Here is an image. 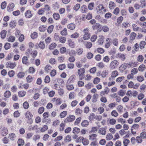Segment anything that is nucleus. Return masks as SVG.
I'll return each instance as SVG.
<instances>
[{
	"label": "nucleus",
	"mask_w": 146,
	"mask_h": 146,
	"mask_svg": "<svg viewBox=\"0 0 146 146\" xmlns=\"http://www.w3.org/2000/svg\"><path fill=\"white\" fill-rule=\"evenodd\" d=\"M25 118L27 119V123L29 124H31L33 123V121L32 118L33 115L29 111H27L25 114Z\"/></svg>",
	"instance_id": "nucleus-1"
},
{
	"label": "nucleus",
	"mask_w": 146,
	"mask_h": 146,
	"mask_svg": "<svg viewBox=\"0 0 146 146\" xmlns=\"http://www.w3.org/2000/svg\"><path fill=\"white\" fill-rule=\"evenodd\" d=\"M85 72V70L84 68L79 69L78 72L80 80H82L84 78V74Z\"/></svg>",
	"instance_id": "nucleus-2"
},
{
	"label": "nucleus",
	"mask_w": 146,
	"mask_h": 146,
	"mask_svg": "<svg viewBox=\"0 0 146 146\" xmlns=\"http://www.w3.org/2000/svg\"><path fill=\"white\" fill-rule=\"evenodd\" d=\"M119 64V63L117 60H114L110 64V68L112 69H114L117 68Z\"/></svg>",
	"instance_id": "nucleus-3"
},
{
	"label": "nucleus",
	"mask_w": 146,
	"mask_h": 146,
	"mask_svg": "<svg viewBox=\"0 0 146 146\" xmlns=\"http://www.w3.org/2000/svg\"><path fill=\"white\" fill-rule=\"evenodd\" d=\"M131 66L130 64H128L124 63L122 64L119 67V69L121 72H123L128 67H129Z\"/></svg>",
	"instance_id": "nucleus-4"
},
{
	"label": "nucleus",
	"mask_w": 146,
	"mask_h": 146,
	"mask_svg": "<svg viewBox=\"0 0 146 146\" xmlns=\"http://www.w3.org/2000/svg\"><path fill=\"white\" fill-rule=\"evenodd\" d=\"M118 75V72L116 70H115L112 71L111 73V75L109 78V80H113L114 79V78Z\"/></svg>",
	"instance_id": "nucleus-5"
},
{
	"label": "nucleus",
	"mask_w": 146,
	"mask_h": 146,
	"mask_svg": "<svg viewBox=\"0 0 146 146\" xmlns=\"http://www.w3.org/2000/svg\"><path fill=\"white\" fill-rule=\"evenodd\" d=\"M104 8L103 5L102 4L99 5L97 7L96 9L98 13L99 14L102 13L103 12V11H105V10H104Z\"/></svg>",
	"instance_id": "nucleus-6"
},
{
	"label": "nucleus",
	"mask_w": 146,
	"mask_h": 146,
	"mask_svg": "<svg viewBox=\"0 0 146 146\" xmlns=\"http://www.w3.org/2000/svg\"><path fill=\"white\" fill-rule=\"evenodd\" d=\"M75 116L73 115H69L64 120V122H72L75 119Z\"/></svg>",
	"instance_id": "nucleus-7"
},
{
	"label": "nucleus",
	"mask_w": 146,
	"mask_h": 146,
	"mask_svg": "<svg viewBox=\"0 0 146 146\" xmlns=\"http://www.w3.org/2000/svg\"><path fill=\"white\" fill-rule=\"evenodd\" d=\"M6 65L7 68L13 69L16 66V64L15 62L13 63L11 62H8L6 63Z\"/></svg>",
	"instance_id": "nucleus-8"
},
{
	"label": "nucleus",
	"mask_w": 146,
	"mask_h": 146,
	"mask_svg": "<svg viewBox=\"0 0 146 146\" xmlns=\"http://www.w3.org/2000/svg\"><path fill=\"white\" fill-rule=\"evenodd\" d=\"M15 7L14 4L13 3H10L7 7V10L9 12H11L13 11V9Z\"/></svg>",
	"instance_id": "nucleus-9"
},
{
	"label": "nucleus",
	"mask_w": 146,
	"mask_h": 146,
	"mask_svg": "<svg viewBox=\"0 0 146 146\" xmlns=\"http://www.w3.org/2000/svg\"><path fill=\"white\" fill-rule=\"evenodd\" d=\"M25 17L28 18H30L32 16L31 12L29 10H27L25 13Z\"/></svg>",
	"instance_id": "nucleus-10"
},
{
	"label": "nucleus",
	"mask_w": 146,
	"mask_h": 146,
	"mask_svg": "<svg viewBox=\"0 0 146 146\" xmlns=\"http://www.w3.org/2000/svg\"><path fill=\"white\" fill-rule=\"evenodd\" d=\"M117 58L120 59L121 60L123 61L125 59V55L123 54L119 53L117 54Z\"/></svg>",
	"instance_id": "nucleus-11"
},
{
	"label": "nucleus",
	"mask_w": 146,
	"mask_h": 146,
	"mask_svg": "<svg viewBox=\"0 0 146 146\" xmlns=\"http://www.w3.org/2000/svg\"><path fill=\"white\" fill-rule=\"evenodd\" d=\"M81 11L82 13H86L88 11V9L86 5H83L80 8Z\"/></svg>",
	"instance_id": "nucleus-12"
},
{
	"label": "nucleus",
	"mask_w": 146,
	"mask_h": 146,
	"mask_svg": "<svg viewBox=\"0 0 146 146\" xmlns=\"http://www.w3.org/2000/svg\"><path fill=\"white\" fill-rule=\"evenodd\" d=\"M115 4L112 1L110 2L109 4V7L110 9H113L115 7Z\"/></svg>",
	"instance_id": "nucleus-13"
},
{
	"label": "nucleus",
	"mask_w": 146,
	"mask_h": 146,
	"mask_svg": "<svg viewBox=\"0 0 146 146\" xmlns=\"http://www.w3.org/2000/svg\"><path fill=\"white\" fill-rule=\"evenodd\" d=\"M106 129L102 127L99 129L98 132L101 134L105 135L106 134Z\"/></svg>",
	"instance_id": "nucleus-14"
},
{
	"label": "nucleus",
	"mask_w": 146,
	"mask_h": 146,
	"mask_svg": "<svg viewBox=\"0 0 146 146\" xmlns=\"http://www.w3.org/2000/svg\"><path fill=\"white\" fill-rule=\"evenodd\" d=\"M101 26L99 23H96L95 25H93L92 28L93 30H98L99 29H101Z\"/></svg>",
	"instance_id": "nucleus-15"
},
{
	"label": "nucleus",
	"mask_w": 146,
	"mask_h": 146,
	"mask_svg": "<svg viewBox=\"0 0 146 146\" xmlns=\"http://www.w3.org/2000/svg\"><path fill=\"white\" fill-rule=\"evenodd\" d=\"M137 34L134 32H133L131 33L130 35V39L131 40H133L135 39Z\"/></svg>",
	"instance_id": "nucleus-16"
},
{
	"label": "nucleus",
	"mask_w": 146,
	"mask_h": 146,
	"mask_svg": "<svg viewBox=\"0 0 146 146\" xmlns=\"http://www.w3.org/2000/svg\"><path fill=\"white\" fill-rule=\"evenodd\" d=\"M68 43L69 46L72 48H74L75 47L74 42L71 39L69 40L68 41Z\"/></svg>",
	"instance_id": "nucleus-17"
},
{
	"label": "nucleus",
	"mask_w": 146,
	"mask_h": 146,
	"mask_svg": "<svg viewBox=\"0 0 146 146\" xmlns=\"http://www.w3.org/2000/svg\"><path fill=\"white\" fill-rule=\"evenodd\" d=\"M133 30L134 31H139L140 28L138 27L135 24H133L132 25Z\"/></svg>",
	"instance_id": "nucleus-18"
},
{
	"label": "nucleus",
	"mask_w": 146,
	"mask_h": 146,
	"mask_svg": "<svg viewBox=\"0 0 146 146\" xmlns=\"http://www.w3.org/2000/svg\"><path fill=\"white\" fill-rule=\"evenodd\" d=\"M6 34L7 31H6L4 30L2 31L0 33V35L1 38L3 39L5 38L6 35Z\"/></svg>",
	"instance_id": "nucleus-19"
},
{
	"label": "nucleus",
	"mask_w": 146,
	"mask_h": 146,
	"mask_svg": "<svg viewBox=\"0 0 146 146\" xmlns=\"http://www.w3.org/2000/svg\"><path fill=\"white\" fill-rule=\"evenodd\" d=\"M67 27L68 29L71 30H73L75 29V25L74 24L71 23L68 25Z\"/></svg>",
	"instance_id": "nucleus-20"
},
{
	"label": "nucleus",
	"mask_w": 146,
	"mask_h": 146,
	"mask_svg": "<svg viewBox=\"0 0 146 146\" xmlns=\"http://www.w3.org/2000/svg\"><path fill=\"white\" fill-rule=\"evenodd\" d=\"M15 40V37L14 36H10L8 38V41L12 42H14Z\"/></svg>",
	"instance_id": "nucleus-21"
},
{
	"label": "nucleus",
	"mask_w": 146,
	"mask_h": 146,
	"mask_svg": "<svg viewBox=\"0 0 146 146\" xmlns=\"http://www.w3.org/2000/svg\"><path fill=\"white\" fill-rule=\"evenodd\" d=\"M81 125L83 127H86L89 125V122L87 120H84L81 123Z\"/></svg>",
	"instance_id": "nucleus-22"
},
{
	"label": "nucleus",
	"mask_w": 146,
	"mask_h": 146,
	"mask_svg": "<svg viewBox=\"0 0 146 146\" xmlns=\"http://www.w3.org/2000/svg\"><path fill=\"white\" fill-rule=\"evenodd\" d=\"M16 26V21H13L10 22L9 24V26L11 28H14Z\"/></svg>",
	"instance_id": "nucleus-23"
},
{
	"label": "nucleus",
	"mask_w": 146,
	"mask_h": 146,
	"mask_svg": "<svg viewBox=\"0 0 146 146\" xmlns=\"http://www.w3.org/2000/svg\"><path fill=\"white\" fill-rule=\"evenodd\" d=\"M53 17L54 19L56 20H58L60 18V16L59 14L54 13L53 15Z\"/></svg>",
	"instance_id": "nucleus-24"
},
{
	"label": "nucleus",
	"mask_w": 146,
	"mask_h": 146,
	"mask_svg": "<svg viewBox=\"0 0 146 146\" xmlns=\"http://www.w3.org/2000/svg\"><path fill=\"white\" fill-rule=\"evenodd\" d=\"M17 143L19 146H23L24 144V142L23 140L19 139Z\"/></svg>",
	"instance_id": "nucleus-25"
},
{
	"label": "nucleus",
	"mask_w": 146,
	"mask_h": 146,
	"mask_svg": "<svg viewBox=\"0 0 146 146\" xmlns=\"http://www.w3.org/2000/svg\"><path fill=\"white\" fill-rule=\"evenodd\" d=\"M69 96V99L70 100L74 99V97L75 96V94L73 92H71L70 93Z\"/></svg>",
	"instance_id": "nucleus-26"
},
{
	"label": "nucleus",
	"mask_w": 146,
	"mask_h": 146,
	"mask_svg": "<svg viewBox=\"0 0 146 146\" xmlns=\"http://www.w3.org/2000/svg\"><path fill=\"white\" fill-rule=\"evenodd\" d=\"M108 71L107 70H104L102 72L101 76L103 78L106 77L108 75Z\"/></svg>",
	"instance_id": "nucleus-27"
},
{
	"label": "nucleus",
	"mask_w": 146,
	"mask_h": 146,
	"mask_svg": "<svg viewBox=\"0 0 146 146\" xmlns=\"http://www.w3.org/2000/svg\"><path fill=\"white\" fill-rule=\"evenodd\" d=\"M16 136L13 133H11L9 135V138L11 140L13 141L14 140Z\"/></svg>",
	"instance_id": "nucleus-28"
},
{
	"label": "nucleus",
	"mask_w": 146,
	"mask_h": 146,
	"mask_svg": "<svg viewBox=\"0 0 146 146\" xmlns=\"http://www.w3.org/2000/svg\"><path fill=\"white\" fill-rule=\"evenodd\" d=\"M97 135L96 134H93L90 135L89 136V139L92 140H94L96 139V137Z\"/></svg>",
	"instance_id": "nucleus-29"
},
{
	"label": "nucleus",
	"mask_w": 146,
	"mask_h": 146,
	"mask_svg": "<svg viewBox=\"0 0 146 146\" xmlns=\"http://www.w3.org/2000/svg\"><path fill=\"white\" fill-rule=\"evenodd\" d=\"M71 140V136L69 135L66 136L64 139V141L65 142H69Z\"/></svg>",
	"instance_id": "nucleus-30"
},
{
	"label": "nucleus",
	"mask_w": 146,
	"mask_h": 146,
	"mask_svg": "<svg viewBox=\"0 0 146 146\" xmlns=\"http://www.w3.org/2000/svg\"><path fill=\"white\" fill-rule=\"evenodd\" d=\"M11 95V93L10 91H7L4 94V96L6 98H9Z\"/></svg>",
	"instance_id": "nucleus-31"
},
{
	"label": "nucleus",
	"mask_w": 146,
	"mask_h": 146,
	"mask_svg": "<svg viewBox=\"0 0 146 146\" xmlns=\"http://www.w3.org/2000/svg\"><path fill=\"white\" fill-rule=\"evenodd\" d=\"M75 79V76L74 75H72L68 80V82L70 83L74 81Z\"/></svg>",
	"instance_id": "nucleus-32"
},
{
	"label": "nucleus",
	"mask_w": 146,
	"mask_h": 146,
	"mask_svg": "<svg viewBox=\"0 0 146 146\" xmlns=\"http://www.w3.org/2000/svg\"><path fill=\"white\" fill-rule=\"evenodd\" d=\"M144 59L143 56L141 55H139L137 58V60L139 62H143Z\"/></svg>",
	"instance_id": "nucleus-33"
},
{
	"label": "nucleus",
	"mask_w": 146,
	"mask_h": 146,
	"mask_svg": "<svg viewBox=\"0 0 146 146\" xmlns=\"http://www.w3.org/2000/svg\"><path fill=\"white\" fill-rule=\"evenodd\" d=\"M46 26L45 25L40 26L39 28V31L41 32H44L46 30Z\"/></svg>",
	"instance_id": "nucleus-34"
},
{
	"label": "nucleus",
	"mask_w": 146,
	"mask_h": 146,
	"mask_svg": "<svg viewBox=\"0 0 146 146\" xmlns=\"http://www.w3.org/2000/svg\"><path fill=\"white\" fill-rule=\"evenodd\" d=\"M76 52L78 55H80L82 54L83 52V49L82 48H77L76 50Z\"/></svg>",
	"instance_id": "nucleus-35"
},
{
	"label": "nucleus",
	"mask_w": 146,
	"mask_h": 146,
	"mask_svg": "<svg viewBox=\"0 0 146 146\" xmlns=\"http://www.w3.org/2000/svg\"><path fill=\"white\" fill-rule=\"evenodd\" d=\"M8 131L6 129H4L2 131L1 135L3 136H5L8 134Z\"/></svg>",
	"instance_id": "nucleus-36"
},
{
	"label": "nucleus",
	"mask_w": 146,
	"mask_h": 146,
	"mask_svg": "<svg viewBox=\"0 0 146 146\" xmlns=\"http://www.w3.org/2000/svg\"><path fill=\"white\" fill-rule=\"evenodd\" d=\"M145 68V66L143 64H142L139 66L138 69L139 71L143 72Z\"/></svg>",
	"instance_id": "nucleus-37"
},
{
	"label": "nucleus",
	"mask_w": 146,
	"mask_h": 146,
	"mask_svg": "<svg viewBox=\"0 0 146 146\" xmlns=\"http://www.w3.org/2000/svg\"><path fill=\"white\" fill-rule=\"evenodd\" d=\"M67 114V111H64L62 112L60 114V117L61 118L64 117Z\"/></svg>",
	"instance_id": "nucleus-38"
},
{
	"label": "nucleus",
	"mask_w": 146,
	"mask_h": 146,
	"mask_svg": "<svg viewBox=\"0 0 146 146\" xmlns=\"http://www.w3.org/2000/svg\"><path fill=\"white\" fill-rule=\"evenodd\" d=\"M26 92L23 91H20L18 93V95L20 97H23L26 94Z\"/></svg>",
	"instance_id": "nucleus-39"
},
{
	"label": "nucleus",
	"mask_w": 146,
	"mask_h": 146,
	"mask_svg": "<svg viewBox=\"0 0 146 146\" xmlns=\"http://www.w3.org/2000/svg\"><path fill=\"white\" fill-rule=\"evenodd\" d=\"M25 75V73L23 72H20L17 74L18 78H22L24 77Z\"/></svg>",
	"instance_id": "nucleus-40"
},
{
	"label": "nucleus",
	"mask_w": 146,
	"mask_h": 146,
	"mask_svg": "<svg viewBox=\"0 0 146 146\" xmlns=\"http://www.w3.org/2000/svg\"><path fill=\"white\" fill-rule=\"evenodd\" d=\"M104 37L102 36L100 37L98 40V43L99 44L102 45L104 42Z\"/></svg>",
	"instance_id": "nucleus-41"
},
{
	"label": "nucleus",
	"mask_w": 146,
	"mask_h": 146,
	"mask_svg": "<svg viewBox=\"0 0 146 146\" xmlns=\"http://www.w3.org/2000/svg\"><path fill=\"white\" fill-rule=\"evenodd\" d=\"M54 28V26L53 25H51L49 26L47 29V31L48 33H51L53 31Z\"/></svg>",
	"instance_id": "nucleus-42"
},
{
	"label": "nucleus",
	"mask_w": 146,
	"mask_h": 146,
	"mask_svg": "<svg viewBox=\"0 0 146 146\" xmlns=\"http://www.w3.org/2000/svg\"><path fill=\"white\" fill-rule=\"evenodd\" d=\"M94 6V3H90L88 5V8L90 10H92Z\"/></svg>",
	"instance_id": "nucleus-43"
},
{
	"label": "nucleus",
	"mask_w": 146,
	"mask_h": 146,
	"mask_svg": "<svg viewBox=\"0 0 146 146\" xmlns=\"http://www.w3.org/2000/svg\"><path fill=\"white\" fill-rule=\"evenodd\" d=\"M52 67L50 65H47L45 67L44 70L45 72H48L51 70Z\"/></svg>",
	"instance_id": "nucleus-44"
},
{
	"label": "nucleus",
	"mask_w": 146,
	"mask_h": 146,
	"mask_svg": "<svg viewBox=\"0 0 146 146\" xmlns=\"http://www.w3.org/2000/svg\"><path fill=\"white\" fill-rule=\"evenodd\" d=\"M142 138H143L140 135V136H138L136 137V141L138 143H141L142 141Z\"/></svg>",
	"instance_id": "nucleus-45"
},
{
	"label": "nucleus",
	"mask_w": 146,
	"mask_h": 146,
	"mask_svg": "<svg viewBox=\"0 0 146 146\" xmlns=\"http://www.w3.org/2000/svg\"><path fill=\"white\" fill-rule=\"evenodd\" d=\"M80 129L77 127H74L73 130V133L74 134H77L80 132Z\"/></svg>",
	"instance_id": "nucleus-46"
},
{
	"label": "nucleus",
	"mask_w": 146,
	"mask_h": 146,
	"mask_svg": "<svg viewBox=\"0 0 146 146\" xmlns=\"http://www.w3.org/2000/svg\"><path fill=\"white\" fill-rule=\"evenodd\" d=\"M98 94H94L92 98V101L93 102H96L97 101V96Z\"/></svg>",
	"instance_id": "nucleus-47"
},
{
	"label": "nucleus",
	"mask_w": 146,
	"mask_h": 146,
	"mask_svg": "<svg viewBox=\"0 0 146 146\" xmlns=\"http://www.w3.org/2000/svg\"><path fill=\"white\" fill-rule=\"evenodd\" d=\"M83 144L85 145H86L88 144L89 143V141L86 139H84V138L82 141Z\"/></svg>",
	"instance_id": "nucleus-48"
},
{
	"label": "nucleus",
	"mask_w": 146,
	"mask_h": 146,
	"mask_svg": "<svg viewBox=\"0 0 146 146\" xmlns=\"http://www.w3.org/2000/svg\"><path fill=\"white\" fill-rule=\"evenodd\" d=\"M85 45L87 48H90L92 46V44L90 42H88L85 43Z\"/></svg>",
	"instance_id": "nucleus-49"
},
{
	"label": "nucleus",
	"mask_w": 146,
	"mask_h": 146,
	"mask_svg": "<svg viewBox=\"0 0 146 146\" xmlns=\"http://www.w3.org/2000/svg\"><path fill=\"white\" fill-rule=\"evenodd\" d=\"M77 52L74 50H70L69 52V54L70 56H75Z\"/></svg>",
	"instance_id": "nucleus-50"
},
{
	"label": "nucleus",
	"mask_w": 146,
	"mask_h": 146,
	"mask_svg": "<svg viewBox=\"0 0 146 146\" xmlns=\"http://www.w3.org/2000/svg\"><path fill=\"white\" fill-rule=\"evenodd\" d=\"M97 66L99 68H102L105 66V64L103 62H101L98 63Z\"/></svg>",
	"instance_id": "nucleus-51"
},
{
	"label": "nucleus",
	"mask_w": 146,
	"mask_h": 146,
	"mask_svg": "<svg viewBox=\"0 0 146 146\" xmlns=\"http://www.w3.org/2000/svg\"><path fill=\"white\" fill-rule=\"evenodd\" d=\"M38 34L36 32H34L33 33L31 34V36L32 39H35L37 37Z\"/></svg>",
	"instance_id": "nucleus-52"
},
{
	"label": "nucleus",
	"mask_w": 146,
	"mask_h": 146,
	"mask_svg": "<svg viewBox=\"0 0 146 146\" xmlns=\"http://www.w3.org/2000/svg\"><path fill=\"white\" fill-rule=\"evenodd\" d=\"M111 114L112 116L115 117H117L118 115L117 112L115 110L112 111L111 113Z\"/></svg>",
	"instance_id": "nucleus-53"
},
{
	"label": "nucleus",
	"mask_w": 146,
	"mask_h": 146,
	"mask_svg": "<svg viewBox=\"0 0 146 146\" xmlns=\"http://www.w3.org/2000/svg\"><path fill=\"white\" fill-rule=\"evenodd\" d=\"M15 72L13 70H12L9 71L8 72V75L10 77H13L15 75Z\"/></svg>",
	"instance_id": "nucleus-54"
},
{
	"label": "nucleus",
	"mask_w": 146,
	"mask_h": 146,
	"mask_svg": "<svg viewBox=\"0 0 146 146\" xmlns=\"http://www.w3.org/2000/svg\"><path fill=\"white\" fill-rule=\"evenodd\" d=\"M79 34L78 33L76 32L71 35V37L75 38H77L79 36Z\"/></svg>",
	"instance_id": "nucleus-55"
},
{
	"label": "nucleus",
	"mask_w": 146,
	"mask_h": 146,
	"mask_svg": "<svg viewBox=\"0 0 146 146\" xmlns=\"http://www.w3.org/2000/svg\"><path fill=\"white\" fill-rule=\"evenodd\" d=\"M133 48L135 51H138L139 49V44L137 43H136L133 46Z\"/></svg>",
	"instance_id": "nucleus-56"
},
{
	"label": "nucleus",
	"mask_w": 146,
	"mask_h": 146,
	"mask_svg": "<svg viewBox=\"0 0 146 146\" xmlns=\"http://www.w3.org/2000/svg\"><path fill=\"white\" fill-rule=\"evenodd\" d=\"M80 5L79 4H77L75 5L73 7V9L75 11H77L80 9Z\"/></svg>",
	"instance_id": "nucleus-57"
},
{
	"label": "nucleus",
	"mask_w": 146,
	"mask_h": 146,
	"mask_svg": "<svg viewBox=\"0 0 146 146\" xmlns=\"http://www.w3.org/2000/svg\"><path fill=\"white\" fill-rule=\"evenodd\" d=\"M146 44V42L144 41H142L140 42V47L141 49H142L144 48V46Z\"/></svg>",
	"instance_id": "nucleus-58"
},
{
	"label": "nucleus",
	"mask_w": 146,
	"mask_h": 146,
	"mask_svg": "<svg viewBox=\"0 0 146 146\" xmlns=\"http://www.w3.org/2000/svg\"><path fill=\"white\" fill-rule=\"evenodd\" d=\"M37 52L36 50H33L31 53V54L33 58H35L37 56Z\"/></svg>",
	"instance_id": "nucleus-59"
},
{
	"label": "nucleus",
	"mask_w": 146,
	"mask_h": 146,
	"mask_svg": "<svg viewBox=\"0 0 146 146\" xmlns=\"http://www.w3.org/2000/svg\"><path fill=\"white\" fill-rule=\"evenodd\" d=\"M56 46V44L55 43H52L49 46V49L50 50H52L55 48Z\"/></svg>",
	"instance_id": "nucleus-60"
},
{
	"label": "nucleus",
	"mask_w": 146,
	"mask_h": 146,
	"mask_svg": "<svg viewBox=\"0 0 146 146\" xmlns=\"http://www.w3.org/2000/svg\"><path fill=\"white\" fill-rule=\"evenodd\" d=\"M38 46L40 48L42 49L44 48L45 45L44 42H40L38 44Z\"/></svg>",
	"instance_id": "nucleus-61"
},
{
	"label": "nucleus",
	"mask_w": 146,
	"mask_h": 146,
	"mask_svg": "<svg viewBox=\"0 0 146 146\" xmlns=\"http://www.w3.org/2000/svg\"><path fill=\"white\" fill-rule=\"evenodd\" d=\"M11 44L9 43H6L4 45V48L5 50H7L9 49L11 47Z\"/></svg>",
	"instance_id": "nucleus-62"
},
{
	"label": "nucleus",
	"mask_w": 146,
	"mask_h": 146,
	"mask_svg": "<svg viewBox=\"0 0 146 146\" xmlns=\"http://www.w3.org/2000/svg\"><path fill=\"white\" fill-rule=\"evenodd\" d=\"M113 138V135L111 133H108L106 135V138L108 140H109L112 139Z\"/></svg>",
	"instance_id": "nucleus-63"
},
{
	"label": "nucleus",
	"mask_w": 146,
	"mask_h": 146,
	"mask_svg": "<svg viewBox=\"0 0 146 146\" xmlns=\"http://www.w3.org/2000/svg\"><path fill=\"white\" fill-rule=\"evenodd\" d=\"M129 142V140L127 139H124L123 141V143L125 146H127Z\"/></svg>",
	"instance_id": "nucleus-64"
}]
</instances>
